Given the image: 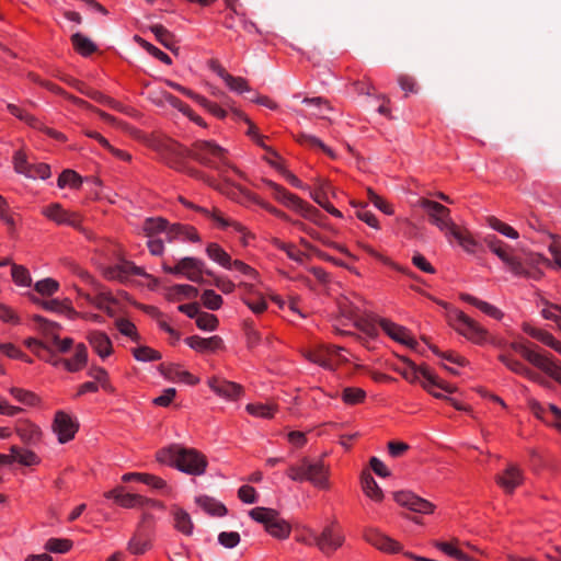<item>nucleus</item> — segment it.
Masks as SVG:
<instances>
[{"instance_id":"nucleus-1","label":"nucleus","mask_w":561,"mask_h":561,"mask_svg":"<svg viewBox=\"0 0 561 561\" xmlns=\"http://www.w3.org/2000/svg\"><path fill=\"white\" fill-rule=\"evenodd\" d=\"M157 458L162 463H169L193 476L203 474L207 466L204 455L196 449L184 448L180 445H171L168 448L161 449L157 454Z\"/></svg>"},{"instance_id":"nucleus-2","label":"nucleus","mask_w":561,"mask_h":561,"mask_svg":"<svg viewBox=\"0 0 561 561\" xmlns=\"http://www.w3.org/2000/svg\"><path fill=\"white\" fill-rule=\"evenodd\" d=\"M191 158L202 165L219 171L224 178H226L228 169H232L236 173L240 174L238 169L229 164L226 149L214 141H195L191 147Z\"/></svg>"},{"instance_id":"nucleus-3","label":"nucleus","mask_w":561,"mask_h":561,"mask_svg":"<svg viewBox=\"0 0 561 561\" xmlns=\"http://www.w3.org/2000/svg\"><path fill=\"white\" fill-rule=\"evenodd\" d=\"M144 231L148 237L163 233L168 242H172L179 239L183 241L190 240L193 242L199 241L198 233L193 227L183 226L180 224L170 225L165 219L161 217L146 219L144 222Z\"/></svg>"},{"instance_id":"nucleus-4","label":"nucleus","mask_w":561,"mask_h":561,"mask_svg":"<svg viewBox=\"0 0 561 561\" xmlns=\"http://www.w3.org/2000/svg\"><path fill=\"white\" fill-rule=\"evenodd\" d=\"M397 371L412 383L420 382L426 391H432L434 385L442 387L444 391L449 393L456 390L455 387L443 382L427 366H419L410 359H404L403 366L398 367Z\"/></svg>"},{"instance_id":"nucleus-5","label":"nucleus","mask_w":561,"mask_h":561,"mask_svg":"<svg viewBox=\"0 0 561 561\" xmlns=\"http://www.w3.org/2000/svg\"><path fill=\"white\" fill-rule=\"evenodd\" d=\"M252 519L265 526L266 531L275 538L285 539L290 534V525L279 516L276 510L255 507L249 512Z\"/></svg>"},{"instance_id":"nucleus-6","label":"nucleus","mask_w":561,"mask_h":561,"mask_svg":"<svg viewBox=\"0 0 561 561\" xmlns=\"http://www.w3.org/2000/svg\"><path fill=\"white\" fill-rule=\"evenodd\" d=\"M152 148L174 169H182L185 159L191 157V148H185L170 138L156 139Z\"/></svg>"},{"instance_id":"nucleus-7","label":"nucleus","mask_w":561,"mask_h":561,"mask_svg":"<svg viewBox=\"0 0 561 561\" xmlns=\"http://www.w3.org/2000/svg\"><path fill=\"white\" fill-rule=\"evenodd\" d=\"M512 348L518 352L528 363L546 373L557 382L561 383V366L552 358L518 343L512 344Z\"/></svg>"},{"instance_id":"nucleus-8","label":"nucleus","mask_w":561,"mask_h":561,"mask_svg":"<svg viewBox=\"0 0 561 561\" xmlns=\"http://www.w3.org/2000/svg\"><path fill=\"white\" fill-rule=\"evenodd\" d=\"M343 541L344 536L334 524L325 526L319 534L311 531L309 539H304V542L317 546L324 554L333 553L343 545Z\"/></svg>"},{"instance_id":"nucleus-9","label":"nucleus","mask_w":561,"mask_h":561,"mask_svg":"<svg viewBox=\"0 0 561 561\" xmlns=\"http://www.w3.org/2000/svg\"><path fill=\"white\" fill-rule=\"evenodd\" d=\"M484 243L489 250L494 253L513 274H523V263L512 254L513 249L500 240L496 236L490 234L484 238Z\"/></svg>"},{"instance_id":"nucleus-10","label":"nucleus","mask_w":561,"mask_h":561,"mask_svg":"<svg viewBox=\"0 0 561 561\" xmlns=\"http://www.w3.org/2000/svg\"><path fill=\"white\" fill-rule=\"evenodd\" d=\"M419 206L425 210L430 221L438 229L446 231V234L451 231V227L456 226L450 218V210L446 206L427 198H421Z\"/></svg>"},{"instance_id":"nucleus-11","label":"nucleus","mask_w":561,"mask_h":561,"mask_svg":"<svg viewBox=\"0 0 561 561\" xmlns=\"http://www.w3.org/2000/svg\"><path fill=\"white\" fill-rule=\"evenodd\" d=\"M344 351L343 347L335 346V345H327L321 346L317 350L309 351L306 354V357L312 362L316 363L323 368L327 369H334V363L333 359H336V362H346L347 359L342 355V352Z\"/></svg>"},{"instance_id":"nucleus-12","label":"nucleus","mask_w":561,"mask_h":561,"mask_svg":"<svg viewBox=\"0 0 561 561\" xmlns=\"http://www.w3.org/2000/svg\"><path fill=\"white\" fill-rule=\"evenodd\" d=\"M34 321L37 323L38 329L42 330L44 335L47 336L50 350L56 347L61 353H66L70 350L73 344V340L70 337L60 340L58 335L59 325L57 323L50 322L41 316H35Z\"/></svg>"},{"instance_id":"nucleus-13","label":"nucleus","mask_w":561,"mask_h":561,"mask_svg":"<svg viewBox=\"0 0 561 561\" xmlns=\"http://www.w3.org/2000/svg\"><path fill=\"white\" fill-rule=\"evenodd\" d=\"M456 330L468 340L477 344H482L486 341V330L466 313L458 312L456 316Z\"/></svg>"},{"instance_id":"nucleus-14","label":"nucleus","mask_w":561,"mask_h":561,"mask_svg":"<svg viewBox=\"0 0 561 561\" xmlns=\"http://www.w3.org/2000/svg\"><path fill=\"white\" fill-rule=\"evenodd\" d=\"M204 262L196 259L186 256L181 259L175 265V272L179 274H183L188 280L197 284H207V282L203 278V274L213 275V273L208 270H204Z\"/></svg>"},{"instance_id":"nucleus-15","label":"nucleus","mask_w":561,"mask_h":561,"mask_svg":"<svg viewBox=\"0 0 561 561\" xmlns=\"http://www.w3.org/2000/svg\"><path fill=\"white\" fill-rule=\"evenodd\" d=\"M78 428V423L68 413L64 411L56 412L53 431L57 434L59 443L65 444L71 440Z\"/></svg>"},{"instance_id":"nucleus-16","label":"nucleus","mask_w":561,"mask_h":561,"mask_svg":"<svg viewBox=\"0 0 561 561\" xmlns=\"http://www.w3.org/2000/svg\"><path fill=\"white\" fill-rule=\"evenodd\" d=\"M394 501L413 512L430 514L434 511V505L425 499L417 496L410 491H399L393 493Z\"/></svg>"},{"instance_id":"nucleus-17","label":"nucleus","mask_w":561,"mask_h":561,"mask_svg":"<svg viewBox=\"0 0 561 561\" xmlns=\"http://www.w3.org/2000/svg\"><path fill=\"white\" fill-rule=\"evenodd\" d=\"M380 328L394 341L409 346L412 350L417 351L419 343L410 334L409 330L402 325H399L388 319H379Z\"/></svg>"},{"instance_id":"nucleus-18","label":"nucleus","mask_w":561,"mask_h":561,"mask_svg":"<svg viewBox=\"0 0 561 561\" xmlns=\"http://www.w3.org/2000/svg\"><path fill=\"white\" fill-rule=\"evenodd\" d=\"M43 214L58 225H68L79 228L81 219L79 215L65 210L59 204H51L44 208Z\"/></svg>"},{"instance_id":"nucleus-19","label":"nucleus","mask_w":561,"mask_h":561,"mask_svg":"<svg viewBox=\"0 0 561 561\" xmlns=\"http://www.w3.org/2000/svg\"><path fill=\"white\" fill-rule=\"evenodd\" d=\"M107 499H113L117 504L125 508H133L144 506L147 503H151L150 500L134 493H124V488L118 486L104 494Z\"/></svg>"},{"instance_id":"nucleus-20","label":"nucleus","mask_w":561,"mask_h":561,"mask_svg":"<svg viewBox=\"0 0 561 561\" xmlns=\"http://www.w3.org/2000/svg\"><path fill=\"white\" fill-rule=\"evenodd\" d=\"M329 468L322 462H312L306 458V481H309L317 488L327 489Z\"/></svg>"},{"instance_id":"nucleus-21","label":"nucleus","mask_w":561,"mask_h":561,"mask_svg":"<svg viewBox=\"0 0 561 561\" xmlns=\"http://www.w3.org/2000/svg\"><path fill=\"white\" fill-rule=\"evenodd\" d=\"M364 538L367 542L385 552H398L401 549L399 542L381 534L375 528L366 529L364 531Z\"/></svg>"},{"instance_id":"nucleus-22","label":"nucleus","mask_w":561,"mask_h":561,"mask_svg":"<svg viewBox=\"0 0 561 561\" xmlns=\"http://www.w3.org/2000/svg\"><path fill=\"white\" fill-rule=\"evenodd\" d=\"M495 480L506 493H513L523 482V472L517 466L508 465L503 473L495 477Z\"/></svg>"},{"instance_id":"nucleus-23","label":"nucleus","mask_w":561,"mask_h":561,"mask_svg":"<svg viewBox=\"0 0 561 561\" xmlns=\"http://www.w3.org/2000/svg\"><path fill=\"white\" fill-rule=\"evenodd\" d=\"M13 462L22 466H34L39 462V458L31 450L13 445L9 455L2 454V466Z\"/></svg>"},{"instance_id":"nucleus-24","label":"nucleus","mask_w":561,"mask_h":561,"mask_svg":"<svg viewBox=\"0 0 561 561\" xmlns=\"http://www.w3.org/2000/svg\"><path fill=\"white\" fill-rule=\"evenodd\" d=\"M159 371L165 379L172 382H184L187 385H196L198 382V378L186 370H182L176 364H160Z\"/></svg>"},{"instance_id":"nucleus-25","label":"nucleus","mask_w":561,"mask_h":561,"mask_svg":"<svg viewBox=\"0 0 561 561\" xmlns=\"http://www.w3.org/2000/svg\"><path fill=\"white\" fill-rule=\"evenodd\" d=\"M499 359L513 373L522 375L533 381L539 382L542 386L548 387L549 383L545 381L537 373L529 369L527 366H525L522 362L513 358L510 355L501 354L499 356Z\"/></svg>"},{"instance_id":"nucleus-26","label":"nucleus","mask_w":561,"mask_h":561,"mask_svg":"<svg viewBox=\"0 0 561 561\" xmlns=\"http://www.w3.org/2000/svg\"><path fill=\"white\" fill-rule=\"evenodd\" d=\"M211 390L220 397L234 400L242 393V387L236 382L214 377L208 381Z\"/></svg>"},{"instance_id":"nucleus-27","label":"nucleus","mask_w":561,"mask_h":561,"mask_svg":"<svg viewBox=\"0 0 561 561\" xmlns=\"http://www.w3.org/2000/svg\"><path fill=\"white\" fill-rule=\"evenodd\" d=\"M171 514L173 517L174 528L184 536H192L194 531V523L191 515L180 506H172Z\"/></svg>"},{"instance_id":"nucleus-28","label":"nucleus","mask_w":561,"mask_h":561,"mask_svg":"<svg viewBox=\"0 0 561 561\" xmlns=\"http://www.w3.org/2000/svg\"><path fill=\"white\" fill-rule=\"evenodd\" d=\"M88 341L101 358L104 359L112 354V342L104 332H90L88 335Z\"/></svg>"},{"instance_id":"nucleus-29","label":"nucleus","mask_w":561,"mask_h":561,"mask_svg":"<svg viewBox=\"0 0 561 561\" xmlns=\"http://www.w3.org/2000/svg\"><path fill=\"white\" fill-rule=\"evenodd\" d=\"M185 342L191 348L198 352L215 351L219 348L222 344V340L218 335H214L208 339L194 335L187 337Z\"/></svg>"},{"instance_id":"nucleus-30","label":"nucleus","mask_w":561,"mask_h":561,"mask_svg":"<svg viewBox=\"0 0 561 561\" xmlns=\"http://www.w3.org/2000/svg\"><path fill=\"white\" fill-rule=\"evenodd\" d=\"M88 352L84 344H78L76 346L75 356L70 359H54L53 365H58V363H62L67 370L69 371H78L80 370L87 363Z\"/></svg>"},{"instance_id":"nucleus-31","label":"nucleus","mask_w":561,"mask_h":561,"mask_svg":"<svg viewBox=\"0 0 561 561\" xmlns=\"http://www.w3.org/2000/svg\"><path fill=\"white\" fill-rule=\"evenodd\" d=\"M181 203H183L185 206L187 207H192L201 213H203L204 215L210 217L213 220H215L220 227L222 228H226V227H233L236 230L240 231V232H243L244 231V227L242 225H240L239 222H236V221H230L226 218L222 217V215L217 210V209H213L211 211L206 209V208H203V207H198V206H194L193 204H191L190 202L185 201L183 197L180 198Z\"/></svg>"},{"instance_id":"nucleus-32","label":"nucleus","mask_w":561,"mask_h":561,"mask_svg":"<svg viewBox=\"0 0 561 561\" xmlns=\"http://www.w3.org/2000/svg\"><path fill=\"white\" fill-rule=\"evenodd\" d=\"M129 274L145 275L141 267H138L130 262H124L119 265L110 267L105 272L106 277L119 280H124Z\"/></svg>"},{"instance_id":"nucleus-33","label":"nucleus","mask_w":561,"mask_h":561,"mask_svg":"<svg viewBox=\"0 0 561 561\" xmlns=\"http://www.w3.org/2000/svg\"><path fill=\"white\" fill-rule=\"evenodd\" d=\"M4 265L11 266V277L15 285L22 287L31 286L32 277L28 270L25 266L12 263L10 259H2V266Z\"/></svg>"},{"instance_id":"nucleus-34","label":"nucleus","mask_w":561,"mask_h":561,"mask_svg":"<svg viewBox=\"0 0 561 561\" xmlns=\"http://www.w3.org/2000/svg\"><path fill=\"white\" fill-rule=\"evenodd\" d=\"M460 298L463 301H466V302L477 307L482 312H484L485 314H488V316H490V317H492L494 319H501L502 316H503L502 311L500 309H497L496 307L490 305L486 301L480 300L477 297H473V296H471L469 294H461Z\"/></svg>"},{"instance_id":"nucleus-35","label":"nucleus","mask_w":561,"mask_h":561,"mask_svg":"<svg viewBox=\"0 0 561 561\" xmlns=\"http://www.w3.org/2000/svg\"><path fill=\"white\" fill-rule=\"evenodd\" d=\"M447 236L454 237L466 252L473 253L476 251L477 241L468 231L461 230L457 225L451 227V231Z\"/></svg>"},{"instance_id":"nucleus-36","label":"nucleus","mask_w":561,"mask_h":561,"mask_svg":"<svg viewBox=\"0 0 561 561\" xmlns=\"http://www.w3.org/2000/svg\"><path fill=\"white\" fill-rule=\"evenodd\" d=\"M360 481H362L363 491L365 492V494L367 496H369L370 499H373L375 501L382 500V497H383L382 490L379 488L376 480L369 472L364 471L362 473Z\"/></svg>"},{"instance_id":"nucleus-37","label":"nucleus","mask_w":561,"mask_h":561,"mask_svg":"<svg viewBox=\"0 0 561 561\" xmlns=\"http://www.w3.org/2000/svg\"><path fill=\"white\" fill-rule=\"evenodd\" d=\"M206 253L216 263L225 268L231 270L230 255L217 243H209L206 248Z\"/></svg>"},{"instance_id":"nucleus-38","label":"nucleus","mask_w":561,"mask_h":561,"mask_svg":"<svg viewBox=\"0 0 561 561\" xmlns=\"http://www.w3.org/2000/svg\"><path fill=\"white\" fill-rule=\"evenodd\" d=\"M198 296V289L192 285L178 284L169 288L168 298L170 300H180L182 297L193 299Z\"/></svg>"},{"instance_id":"nucleus-39","label":"nucleus","mask_w":561,"mask_h":561,"mask_svg":"<svg viewBox=\"0 0 561 561\" xmlns=\"http://www.w3.org/2000/svg\"><path fill=\"white\" fill-rule=\"evenodd\" d=\"M71 43L75 49L82 56H89L96 51V45L81 33H75L71 36Z\"/></svg>"},{"instance_id":"nucleus-40","label":"nucleus","mask_w":561,"mask_h":561,"mask_svg":"<svg viewBox=\"0 0 561 561\" xmlns=\"http://www.w3.org/2000/svg\"><path fill=\"white\" fill-rule=\"evenodd\" d=\"M26 345L38 357H41L47 362H50L53 364L54 356L50 355V346H49V342H47L46 335H45V341H38L36 339H28L26 341Z\"/></svg>"},{"instance_id":"nucleus-41","label":"nucleus","mask_w":561,"mask_h":561,"mask_svg":"<svg viewBox=\"0 0 561 561\" xmlns=\"http://www.w3.org/2000/svg\"><path fill=\"white\" fill-rule=\"evenodd\" d=\"M150 31L154 34L156 39L164 46L167 49L173 51L174 48V35L168 31L163 25L161 24H154L150 26Z\"/></svg>"},{"instance_id":"nucleus-42","label":"nucleus","mask_w":561,"mask_h":561,"mask_svg":"<svg viewBox=\"0 0 561 561\" xmlns=\"http://www.w3.org/2000/svg\"><path fill=\"white\" fill-rule=\"evenodd\" d=\"M196 503L204 511L214 516H224L227 513V508L224 504L209 496H199L196 499Z\"/></svg>"},{"instance_id":"nucleus-43","label":"nucleus","mask_w":561,"mask_h":561,"mask_svg":"<svg viewBox=\"0 0 561 561\" xmlns=\"http://www.w3.org/2000/svg\"><path fill=\"white\" fill-rule=\"evenodd\" d=\"M32 300L48 311L76 314L75 310L68 305V302H61L57 299L43 300L36 297H32Z\"/></svg>"},{"instance_id":"nucleus-44","label":"nucleus","mask_w":561,"mask_h":561,"mask_svg":"<svg viewBox=\"0 0 561 561\" xmlns=\"http://www.w3.org/2000/svg\"><path fill=\"white\" fill-rule=\"evenodd\" d=\"M266 186L272 191L274 197L285 204L288 207L294 208V198H299L298 196L289 193L283 186L272 182L265 181Z\"/></svg>"},{"instance_id":"nucleus-45","label":"nucleus","mask_w":561,"mask_h":561,"mask_svg":"<svg viewBox=\"0 0 561 561\" xmlns=\"http://www.w3.org/2000/svg\"><path fill=\"white\" fill-rule=\"evenodd\" d=\"M550 405L551 404L545 408L538 401L529 400V408L538 419H541L546 423L558 427L557 421L550 410Z\"/></svg>"},{"instance_id":"nucleus-46","label":"nucleus","mask_w":561,"mask_h":561,"mask_svg":"<svg viewBox=\"0 0 561 561\" xmlns=\"http://www.w3.org/2000/svg\"><path fill=\"white\" fill-rule=\"evenodd\" d=\"M241 299L256 314L264 312L267 308V302L257 291L252 295H242Z\"/></svg>"},{"instance_id":"nucleus-47","label":"nucleus","mask_w":561,"mask_h":561,"mask_svg":"<svg viewBox=\"0 0 561 561\" xmlns=\"http://www.w3.org/2000/svg\"><path fill=\"white\" fill-rule=\"evenodd\" d=\"M297 141L304 146H307V147H310V148H319L321 149L323 152H325L327 154L331 156L332 158H334V153L333 151L327 147L319 138H317L316 136H312V135H309V134H305V133H301L299 135H297Z\"/></svg>"},{"instance_id":"nucleus-48","label":"nucleus","mask_w":561,"mask_h":561,"mask_svg":"<svg viewBox=\"0 0 561 561\" xmlns=\"http://www.w3.org/2000/svg\"><path fill=\"white\" fill-rule=\"evenodd\" d=\"M7 108L12 115H14L15 117H18L21 121H24L33 128L43 129L42 123L36 117L24 112L22 108H20L15 104L9 103L7 105Z\"/></svg>"},{"instance_id":"nucleus-49","label":"nucleus","mask_w":561,"mask_h":561,"mask_svg":"<svg viewBox=\"0 0 561 561\" xmlns=\"http://www.w3.org/2000/svg\"><path fill=\"white\" fill-rule=\"evenodd\" d=\"M23 174L30 179L45 180L50 176V168L46 163H30Z\"/></svg>"},{"instance_id":"nucleus-50","label":"nucleus","mask_w":561,"mask_h":561,"mask_svg":"<svg viewBox=\"0 0 561 561\" xmlns=\"http://www.w3.org/2000/svg\"><path fill=\"white\" fill-rule=\"evenodd\" d=\"M488 224L492 229L496 230L497 232L507 238L517 239L519 237L518 232L513 227L501 221L495 217H489Z\"/></svg>"},{"instance_id":"nucleus-51","label":"nucleus","mask_w":561,"mask_h":561,"mask_svg":"<svg viewBox=\"0 0 561 561\" xmlns=\"http://www.w3.org/2000/svg\"><path fill=\"white\" fill-rule=\"evenodd\" d=\"M275 243L279 250L284 251L288 255L289 259L299 264H304L306 259H308V255L298 250L294 244L282 241H276Z\"/></svg>"},{"instance_id":"nucleus-52","label":"nucleus","mask_w":561,"mask_h":561,"mask_svg":"<svg viewBox=\"0 0 561 561\" xmlns=\"http://www.w3.org/2000/svg\"><path fill=\"white\" fill-rule=\"evenodd\" d=\"M135 41L137 43H139V45L142 48H145L150 55H152L153 57H156L157 59H159L163 64H165V65H171L172 64L171 58L165 53H163L162 50H160L159 48H157L156 46H153L149 42L145 41L144 38H141L139 36H135Z\"/></svg>"},{"instance_id":"nucleus-53","label":"nucleus","mask_w":561,"mask_h":561,"mask_svg":"<svg viewBox=\"0 0 561 561\" xmlns=\"http://www.w3.org/2000/svg\"><path fill=\"white\" fill-rule=\"evenodd\" d=\"M82 183L81 176L75 172L73 170H65L58 178V186L65 187L66 185H69L71 187H79Z\"/></svg>"},{"instance_id":"nucleus-54","label":"nucleus","mask_w":561,"mask_h":561,"mask_svg":"<svg viewBox=\"0 0 561 561\" xmlns=\"http://www.w3.org/2000/svg\"><path fill=\"white\" fill-rule=\"evenodd\" d=\"M133 355L137 360L140 362H152L159 360L161 358V354L148 346H139L133 350Z\"/></svg>"},{"instance_id":"nucleus-55","label":"nucleus","mask_w":561,"mask_h":561,"mask_svg":"<svg viewBox=\"0 0 561 561\" xmlns=\"http://www.w3.org/2000/svg\"><path fill=\"white\" fill-rule=\"evenodd\" d=\"M294 209L299 211L305 218L310 220H316V218L320 215L317 208L309 205L301 198H294Z\"/></svg>"},{"instance_id":"nucleus-56","label":"nucleus","mask_w":561,"mask_h":561,"mask_svg":"<svg viewBox=\"0 0 561 561\" xmlns=\"http://www.w3.org/2000/svg\"><path fill=\"white\" fill-rule=\"evenodd\" d=\"M34 288L38 294L43 296H51L58 290L59 284L53 278H45L36 282Z\"/></svg>"},{"instance_id":"nucleus-57","label":"nucleus","mask_w":561,"mask_h":561,"mask_svg":"<svg viewBox=\"0 0 561 561\" xmlns=\"http://www.w3.org/2000/svg\"><path fill=\"white\" fill-rule=\"evenodd\" d=\"M196 325L201 330L214 331L218 325V319L211 313L199 312L196 317Z\"/></svg>"},{"instance_id":"nucleus-58","label":"nucleus","mask_w":561,"mask_h":561,"mask_svg":"<svg viewBox=\"0 0 561 561\" xmlns=\"http://www.w3.org/2000/svg\"><path fill=\"white\" fill-rule=\"evenodd\" d=\"M245 410L254 416H260V417H265V419L273 417V414H274L273 407L270 404H263V403H249L245 407Z\"/></svg>"},{"instance_id":"nucleus-59","label":"nucleus","mask_w":561,"mask_h":561,"mask_svg":"<svg viewBox=\"0 0 561 561\" xmlns=\"http://www.w3.org/2000/svg\"><path fill=\"white\" fill-rule=\"evenodd\" d=\"M366 397V392L360 388H345L342 392V399L348 404L362 402Z\"/></svg>"},{"instance_id":"nucleus-60","label":"nucleus","mask_w":561,"mask_h":561,"mask_svg":"<svg viewBox=\"0 0 561 561\" xmlns=\"http://www.w3.org/2000/svg\"><path fill=\"white\" fill-rule=\"evenodd\" d=\"M204 306L210 310H217L222 305V298L211 289H206L202 295Z\"/></svg>"},{"instance_id":"nucleus-61","label":"nucleus","mask_w":561,"mask_h":561,"mask_svg":"<svg viewBox=\"0 0 561 561\" xmlns=\"http://www.w3.org/2000/svg\"><path fill=\"white\" fill-rule=\"evenodd\" d=\"M15 430L23 442H31L38 436V428L28 423H20Z\"/></svg>"},{"instance_id":"nucleus-62","label":"nucleus","mask_w":561,"mask_h":561,"mask_svg":"<svg viewBox=\"0 0 561 561\" xmlns=\"http://www.w3.org/2000/svg\"><path fill=\"white\" fill-rule=\"evenodd\" d=\"M115 325L122 334L129 336L134 341H137L139 339L135 324L129 320L123 318L117 319L115 321Z\"/></svg>"},{"instance_id":"nucleus-63","label":"nucleus","mask_w":561,"mask_h":561,"mask_svg":"<svg viewBox=\"0 0 561 561\" xmlns=\"http://www.w3.org/2000/svg\"><path fill=\"white\" fill-rule=\"evenodd\" d=\"M72 542L69 539L51 538L49 539L45 548L51 552L64 553L70 550Z\"/></svg>"},{"instance_id":"nucleus-64","label":"nucleus","mask_w":561,"mask_h":561,"mask_svg":"<svg viewBox=\"0 0 561 561\" xmlns=\"http://www.w3.org/2000/svg\"><path fill=\"white\" fill-rule=\"evenodd\" d=\"M435 546L440 549L443 552L447 553L450 557H454L460 561H471V558L463 553L461 550L454 547L451 543L448 542H435Z\"/></svg>"}]
</instances>
